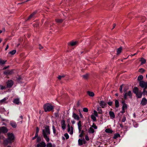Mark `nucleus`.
Wrapping results in <instances>:
<instances>
[{
	"mask_svg": "<svg viewBox=\"0 0 147 147\" xmlns=\"http://www.w3.org/2000/svg\"><path fill=\"white\" fill-rule=\"evenodd\" d=\"M127 108V105L126 104H124L123 105L122 107V109H126Z\"/></svg>",
	"mask_w": 147,
	"mask_h": 147,
	"instance_id": "37998d69",
	"label": "nucleus"
},
{
	"mask_svg": "<svg viewBox=\"0 0 147 147\" xmlns=\"http://www.w3.org/2000/svg\"><path fill=\"white\" fill-rule=\"evenodd\" d=\"M0 87L1 90H4L5 89V87L2 85H0Z\"/></svg>",
	"mask_w": 147,
	"mask_h": 147,
	"instance_id": "680f3d73",
	"label": "nucleus"
},
{
	"mask_svg": "<svg viewBox=\"0 0 147 147\" xmlns=\"http://www.w3.org/2000/svg\"><path fill=\"white\" fill-rule=\"evenodd\" d=\"M140 61L141 62L140 65H143V64L145 63L146 62V59L143 58H141Z\"/></svg>",
	"mask_w": 147,
	"mask_h": 147,
	"instance_id": "6ab92c4d",
	"label": "nucleus"
},
{
	"mask_svg": "<svg viewBox=\"0 0 147 147\" xmlns=\"http://www.w3.org/2000/svg\"><path fill=\"white\" fill-rule=\"evenodd\" d=\"M89 134H93L94 132V129L92 127H90L88 131Z\"/></svg>",
	"mask_w": 147,
	"mask_h": 147,
	"instance_id": "412c9836",
	"label": "nucleus"
},
{
	"mask_svg": "<svg viewBox=\"0 0 147 147\" xmlns=\"http://www.w3.org/2000/svg\"><path fill=\"white\" fill-rule=\"evenodd\" d=\"M9 75H11V74L13 72V70H9Z\"/></svg>",
	"mask_w": 147,
	"mask_h": 147,
	"instance_id": "e2e57ef3",
	"label": "nucleus"
},
{
	"mask_svg": "<svg viewBox=\"0 0 147 147\" xmlns=\"http://www.w3.org/2000/svg\"><path fill=\"white\" fill-rule=\"evenodd\" d=\"M22 80V78L20 76H19L18 78H17V80L19 82H20V80Z\"/></svg>",
	"mask_w": 147,
	"mask_h": 147,
	"instance_id": "de8ad7c7",
	"label": "nucleus"
},
{
	"mask_svg": "<svg viewBox=\"0 0 147 147\" xmlns=\"http://www.w3.org/2000/svg\"><path fill=\"white\" fill-rule=\"evenodd\" d=\"M126 117L125 116H123L122 120V121L123 122H125L126 120Z\"/></svg>",
	"mask_w": 147,
	"mask_h": 147,
	"instance_id": "864d4df0",
	"label": "nucleus"
},
{
	"mask_svg": "<svg viewBox=\"0 0 147 147\" xmlns=\"http://www.w3.org/2000/svg\"><path fill=\"white\" fill-rule=\"evenodd\" d=\"M94 113L95 115L94 116H95V117H98V114L97 112L95 110H94Z\"/></svg>",
	"mask_w": 147,
	"mask_h": 147,
	"instance_id": "5fc2aeb1",
	"label": "nucleus"
},
{
	"mask_svg": "<svg viewBox=\"0 0 147 147\" xmlns=\"http://www.w3.org/2000/svg\"><path fill=\"white\" fill-rule=\"evenodd\" d=\"M113 103L112 101H109L107 102V104L109 105L110 106H112Z\"/></svg>",
	"mask_w": 147,
	"mask_h": 147,
	"instance_id": "6e6d98bb",
	"label": "nucleus"
},
{
	"mask_svg": "<svg viewBox=\"0 0 147 147\" xmlns=\"http://www.w3.org/2000/svg\"><path fill=\"white\" fill-rule=\"evenodd\" d=\"M105 131L106 133L113 134V130L109 128L105 130Z\"/></svg>",
	"mask_w": 147,
	"mask_h": 147,
	"instance_id": "aec40b11",
	"label": "nucleus"
},
{
	"mask_svg": "<svg viewBox=\"0 0 147 147\" xmlns=\"http://www.w3.org/2000/svg\"><path fill=\"white\" fill-rule=\"evenodd\" d=\"M99 105L102 108H105L107 105V104L103 101H101L99 103Z\"/></svg>",
	"mask_w": 147,
	"mask_h": 147,
	"instance_id": "f8f14e48",
	"label": "nucleus"
},
{
	"mask_svg": "<svg viewBox=\"0 0 147 147\" xmlns=\"http://www.w3.org/2000/svg\"><path fill=\"white\" fill-rule=\"evenodd\" d=\"M72 117L75 119L78 120L80 119L79 116L74 113H73Z\"/></svg>",
	"mask_w": 147,
	"mask_h": 147,
	"instance_id": "ddd939ff",
	"label": "nucleus"
},
{
	"mask_svg": "<svg viewBox=\"0 0 147 147\" xmlns=\"http://www.w3.org/2000/svg\"><path fill=\"white\" fill-rule=\"evenodd\" d=\"M71 130L70 132V134H72L73 133V127H71Z\"/></svg>",
	"mask_w": 147,
	"mask_h": 147,
	"instance_id": "bf43d9fd",
	"label": "nucleus"
},
{
	"mask_svg": "<svg viewBox=\"0 0 147 147\" xmlns=\"http://www.w3.org/2000/svg\"><path fill=\"white\" fill-rule=\"evenodd\" d=\"M36 13L37 11H35L34 12L28 17L27 19L26 20H29L31 19L34 18L35 16V15L36 14Z\"/></svg>",
	"mask_w": 147,
	"mask_h": 147,
	"instance_id": "423d86ee",
	"label": "nucleus"
},
{
	"mask_svg": "<svg viewBox=\"0 0 147 147\" xmlns=\"http://www.w3.org/2000/svg\"><path fill=\"white\" fill-rule=\"evenodd\" d=\"M83 111L84 112L87 113L88 111V109L87 108H84L83 109Z\"/></svg>",
	"mask_w": 147,
	"mask_h": 147,
	"instance_id": "49530a36",
	"label": "nucleus"
},
{
	"mask_svg": "<svg viewBox=\"0 0 147 147\" xmlns=\"http://www.w3.org/2000/svg\"><path fill=\"white\" fill-rule=\"evenodd\" d=\"M52 128H53V133L55 135H56V136L57 135V134H58V133L57 134L56 133V131L55 128V127L54 125L53 126Z\"/></svg>",
	"mask_w": 147,
	"mask_h": 147,
	"instance_id": "c85d7f7f",
	"label": "nucleus"
},
{
	"mask_svg": "<svg viewBox=\"0 0 147 147\" xmlns=\"http://www.w3.org/2000/svg\"><path fill=\"white\" fill-rule=\"evenodd\" d=\"M145 89H144L142 93L144 95H147V90H146Z\"/></svg>",
	"mask_w": 147,
	"mask_h": 147,
	"instance_id": "4c0bfd02",
	"label": "nucleus"
},
{
	"mask_svg": "<svg viewBox=\"0 0 147 147\" xmlns=\"http://www.w3.org/2000/svg\"><path fill=\"white\" fill-rule=\"evenodd\" d=\"M64 135L66 139H68L69 138V136L67 133H65Z\"/></svg>",
	"mask_w": 147,
	"mask_h": 147,
	"instance_id": "a18cd8bd",
	"label": "nucleus"
},
{
	"mask_svg": "<svg viewBox=\"0 0 147 147\" xmlns=\"http://www.w3.org/2000/svg\"><path fill=\"white\" fill-rule=\"evenodd\" d=\"M46 144L44 141H42L39 144H37L36 147H46Z\"/></svg>",
	"mask_w": 147,
	"mask_h": 147,
	"instance_id": "0eeeda50",
	"label": "nucleus"
},
{
	"mask_svg": "<svg viewBox=\"0 0 147 147\" xmlns=\"http://www.w3.org/2000/svg\"><path fill=\"white\" fill-rule=\"evenodd\" d=\"M1 132L4 134L7 133L8 131V130L7 128L5 126H3L1 127Z\"/></svg>",
	"mask_w": 147,
	"mask_h": 147,
	"instance_id": "1a4fd4ad",
	"label": "nucleus"
},
{
	"mask_svg": "<svg viewBox=\"0 0 147 147\" xmlns=\"http://www.w3.org/2000/svg\"><path fill=\"white\" fill-rule=\"evenodd\" d=\"M65 75H63L62 76H59L58 77V79L59 80H61V78H64L65 77Z\"/></svg>",
	"mask_w": 147,
	"mask_h": 147,
	"instance_id": "603ef678",
	"label": "nucleus"
},
{
	"mask_svg": "<svg viewBox=\"0 0 147 147\" xmlns=\"http://www.w3.org/2000/svg\"><path fill=\"white\" fill-rule=\"evenodd\" d=\"M91 117L93 122H95L96 121V117L94 115H91Z\"/></svg>",
	"mask_w": 147,
	"mask_h": 147,
	"instance_id": "cd10ccee",
	"label": "nucleus"
},
{
	"mask_svg": "<svg viewBox=\"0 0 147 147\" xmlns=\"http://www.w3.org/2000/svg\"><path fill=\"white\" fill-rule=\"evenodd\" d=\"M92 127L94 128L95 129H96L97 128V126L94 123H93L92 125Z\"/></svg>",
	"mask_w": 147,
	"mask_h": 147,
	"instance_id": "c03bdc74",
	"label": "nucleus"
},
{
	"mask_svg": "<svg viewBox=\"0 0 147 147\" xmlns=\"http://www.w3.org/2000/svg\"><path fill=\"white\" fill-rule=\"evenodd\" d=\"M16 50H13L12 51H10L9 53L11 54V55H14L16 53Z\"/></svg>",
	"mask_w": 147,
	"mask_h": 147,
	"instance_id": "c9c22d12",
	"label": "nucleus"
},
{
	"mask_svg": "<svg viewBox=\"0 0 147 147\" xmlns=\"http://www.w3.org/2000/svg\"><path fill=\"white\" fill-rule=\"evenodd\" d=\"M83 144H86V141L85 140L84 138L83 139Z\"/></svg>",
	"mask_w": 147,
	"mask_h": 147,
	"instance_id": "0e129e2a",
	"label": "nucleus"
},
{
	"mask_svg": "<svg viewBox=\"0 0 147 147\" xmlns=\"http://www.w3.org/2000/svg\"><path fill=\"white\" fill-rule=\"evenodd\" d=\"M115 107L117 108H118L119 106V103L117 100L115 99Z\"/></svg>",
	"mask_w": 147,
	"mask_h": 147,
	"instance_id": "f3484780",
	"label": "nucleus"
},
{
	"mask_svg": "<svg viewBox=\"0 0 147 147\" xmlns=\"http://www.w3.org/2000/svg\"><path fill=\"white\" fill-rule=\"evenodd\" d=\"M81 121H79L78 123V128L81 127H82V125L81 124Z\"/></svg>",
	"mask_w": 147,
	"mask_h": 147,
	"instance_id": "79ce46f5",
	"label": "nucleus"
},
{
	"mask_svg": "<svg viewBox=\"0 0 147 147\" xmlns=\"http://www.w3.org/2000/svg\"><path fill=\"white\" fill-rule=\"evenodd\" d=\"M127 93H125L124 96V98L125 100H126L127 99Z\"/></svg>",
	"mask_w": 147,
	"mask_h": 147,
	"instance_id": "4d7b16f0",
	"label": "nucleus"
},
{
	"mask_svg": "<svg viewBox=\"0 0 147 147\" xmlns=\"http://www.w3.org/2000/svg\"><path fill=\"white\" fill-rule=\"evenodd\" d=\"M145 71V70L144 68H141L138 69V72L141 74H143Z\"/></svg>",
	"mask_w": 147,
	"mask_h": 147,
	"instance_id": "bb28decb",
	"label": "nucleus"
},
{
	"mask_svg": "<svg viewBox=\"0 0 147 147\" xmlns=\"http://www.w3.org/2000/svg\"><path fill=\"white\" fill-rule=\"evenodd\" d=\"M77 42L76 41H71L70 43V45L73 46L77 44Z\"/></svg>",
	"mask_w": 147,
	"mask_h": 147,
	"instance_id": "b1692460",
	"label": "nucleus"
},
{
	"mask_svg": "<svg viewBox=\"0 0 147 147\" xmlns=\"http://www.w3.org/2000/svg\"><path fill=\"white\" fill-rule=\"evenodd\" d=\"M78 145L79 146H82L83 144V139H79L78 140Z\"/></svg>",
	"mask_w": 147,
	"mask_h": 147,
	"instance_id": "4be33fe9",
	"label": "nucleus"
},
{
	"mask_svg": "<svg viewBox=\"0 0 147 147\" xmlns=\"http://www.w3.org/2000/svg\"><path fill=\"white\" fill-rule=\"evenodd\" d=\"M109 115L112 119L114 118L115 117V116L114 112L112 111H110L109 112Z\"/></svg>",
	"mask_w": 147,
	"mask_h": 147,
	"instance_id": "2eb2a0df",
	"label": "nucleus"
},
{
	"mask_svg": "<svg viewBox=\"0 0 147 147\" xmlns=\"http://www.w3.org/2000/svg\"><path fill=\"white\" fill-rule=\"evenodd\" d=\"M7 86L8 88H11V87L12 86L13 84V82L12 80H8V81L7 82Z\"/></svg>",
	"mask_w": 147,
	"mask_h": 147,
	"instance_id": "39448f33",
	"label": "nucleus"
},
{
	"mask_svg": "<svg viewBox=\"0 0 147 147\" xmlns=\"http://www.w3.org/2000/svg\"><path fill=\"white\" fill-rule=\"evenodd\" d=\"M87 92L88 94L90 96L93 97L94 96V93L92 92L88 91Z\"/></svg>",
	"mask_w": 147,
	"mask_h": 147,
	"instance_id": "5701e85b",
	"label": "nucleus"
},
{
	"mask_svg": "<svg viewBox=\"0 0 147 147\" xmlns=\"http://www.w3.org/2000/svg\"><path fill=\"white\" fill-rule=\"evenodd\" d=\"M100 108L98 107L97 109V110L98 111V113L100 114H102V111L101 109H100Z\"/></svg>",
	"mask_w": 147,
	"mask_h": 147,
	"instance_id": "7c9ffc66",
	"label": "nucleus"
},
{
	"mask_svg": "<svg viewBox=\"0 0 147 147\" xmlns=\"http://www.w3.org/2000/svg\"><path fill=\"white\" fill-rule=\"evenodd\" d=\"M46 147H53V145L51 143H48L46 145Z\"/></svg>",
	"mask_w": 147,
	"mask_h": 147,
	"instance_id": "e433bc0d",
	"label": "nucleus"
},
{
	"mask_svg": "<svg viewBox=\"0 0 147 147\" xmlns=\"http://www.w3.org/2000/svg\"><path fill=\"white\" fill-rule=\"evenodd\" d=\"M133 92L136 94L137 99L138 98V88L137 87H135L133 89Z\"/></svg>",
	"mask_w": 147,
	"mask_h": 147,
	"instance_id": "9d476101",
	"label": "nucleus"
},
{
	"mask_svg": "<svg viewBox=\"0 0 147 147\" xmlns=\"http://www.w3.org/2000/svg\"><path fill=\"white\" fill-rule=\"evenodd\" d=\"M121 103L123 104V105L124 104H126L125 100H123V98L122 99Z\"/></svg>",
	"mask_w": 147,
	"mask_h": 147,
	"instance_id": "338daca9",
	"label": "nucleus"
},
{
	"mask_svg": "<svg viewBox=\"0 0 147 147\" xmlns=\"http://www.w3.org/2000/svg\"><path fill=\"white\" fill-rule=\"evenodd\" d=\"M7 136H8V139L10 142H12L14 140V136L13 134L12 133H8L7 134Z\"/></svg>",
	"mask_w": 147,
	"mask_h": 147,
	"instance_id": "20e7f679",
	"label": "nucleus"
},
{
	"mask_svg": "<svg viewBox=\"0 0 147 147\" xmlns=\"http://www.w3.org/2000/svg\"><path fill=\"white\" fill-rule=\"evenodd\" d=\"M56 22L58 23H61L63 22V20L62 19H57L55 20Z\"/></svg>",
	"mask_w": 147,
	"mask_h": 147,
	"instance_id": "c756f323",
	"label": "nucleus"
},
{
	"mask_svg": "<svg viewBox=\"0 0 147 147\" xmlns=\"http://www.w3.org/2000/svg\"><path fill=\"white\" fill-rule=\"evenodd\" d=\"M43 109L45 112L52 111L54 109V107L49 103L45 104L43 106Z\"/></svg>",
	"mask_w": 147,
	"mask_h": 147,
	"instance_id": "f257e3e1",
	"label": "nucleus"
},
{
	"mask_svg": "<svg viewBox=\"0 0 147 147\" xmlns=\"http://www.w3.org/2000/svg\"><path fill=\"white\" fill-rule=\"evenodd\" d=\"M147 104V100L144 97L143 98L140 104L143 106Z\"/></svg>",
	"mask_w": 147,
	"mask_h": 147,
	"instance_id": "6e6552de",
	"label": "nucleus"
},
{
	"mask_svg": "<svg viewBox=\"0 0 147 147\" xmlns=\"http://www.w3.org/2000/svg\"><path fill=\"white\" fill-rule=\"evenodd\" d=\"M41 141V138L40 136H39L37 138L36 142L37 143L40 142Z\"/></svg>",
	"mask_w": 147,
	"mask_h": 147,
	"instance_id": "a19ab883",
	"label": "nucleus"
},
{
	"mask_svg": "<svg viewBox=\"0 0 147 147\" xmlns=\"http://www.w3.org/2000/svg\"><path fill=\"white\" fill-rule=\"evenodd\" d=\"M122 48L121 47H120L117 49V55L119 54L121 51Z\"/></svg>",
	"mask_w": 147,
	"mask_h": 147,
	"instance_id": "a878e982",
	"label": "nucleus"
},
{
	"mask_svg": "<svg viewBox=\"0 0 147 147\" xmlns=\"http://www.w3.org/2000/svg\"><path fill=\"white\" fill-rule=\"evenodd\" d=\"M120 136L119 134L117 133L114 134L113 138L114 139H116Z\"/></svg>",
	"mask_w": 147,
	"mask_h": 147,
	"instance_id": "393cba45",
	"label": "nucleus"
},
{
	"mask_svg": "<svg viewBox=\"0 0 147 147\" xmlns=\"http://www.w3.org/2000/svg\"><path fill=\"white\" fill-rule=\"evenodd\" d=\"M13 102V103L17 105H19L20 102L19 99L18 98H15Z\"/></svg>",
	"mask_w": 147,
	"mask_h": 147,
	"instance_id": "a211bd4d",
	"label": "nucleus"
},
{
	"mask_svg": "<svg viewBox=\"0 0 147 147\" xmlns=\"http://www.w3.org/2000/svg\"><path fill=\"white\" fill-rule=\"evenodd\" d=\"M143 76L142 75H140L138 76V81L140 82L143 79Z\"/></svg>",
	"mask_w": 147,
	"mask_h": 147,
	"instance_id": "2f4dec72",
	"label": "nucleus"
},
{
	"mask_svg": "<svg viewBox=\"0 0 147 147\" xmlns=\"http://www.w3.org/2000/svg\"><path fill=\"white\" fill-rule=\"evenodd\" d=\"M7 99V98L5 97L3 99L1 100L0 101V102L1 103H4L5 102L6 100Z\"/></svg>",
	"mask_w": 147,
	"mask_h": 147,
	"instance_id": "58836bf2",
	"label": "nucleus"
},
{
	"mask_svg": "<svg viewBox=\"0 0 147 147\" xmlns=\"http://www.w3.org/2000/svg\"><path fill=\"white\" fill-rule=\"evenodd\" d=\"M125 110L124 109H122V110L120 112V113L122 114L124 113L125 112Z\"/></svg>",
	"mask_w": 147,
	"mask_h": 147,
	"instance_id": "69168bd1",
	"label": "nucleus"
},
{
	"mask_svg": "<svg viewBox=\"0 0 147 147\" xmlns=\"http://www.w3.org/2000/svg\"><path fill=\"white\" fill-rule=\"evenodd\" d=\"M6 62V61H4L1 59H0V65L4 64Z\"/></svg>",
	"mask_w": 147,
	"mask_h": 147,
	"instance_id": "72a5a7b5",
	"label": "nucleus"
},
{
	"mask_svg": "<svg viewBox=\"0 0 147 147\" xmlns=\"http://www.w3.org/2000/svg\"><path fill=\"white\" fill-rule=\"evenodd\" d=\"M88 76L89 74H87L84 75H83L82 77L84 79H86L88 78Z\"/></svg>",
	"mask_w": 147,
	"mask_h": 147,
	"instance_id": "473e14b6",
	"label": "nucleus"
},
{
	"mask_svg": "<svg viewBox=\"0 0 147 147\" xmlns=\"http://www.w3.org/2000/svg\"><path fill=\"white\" fill-rule=\"evenodd\" d=\"M59 109L57 110V112H56L54 113V115L55 117L58 118L59 117Z\"/></svg>",
	"mask_w": 147,
	"mask_h": 147,
	"instance_id": "f704fd0d",
	"label": "nucleus"
},
{
	"mask_svg": "<svg viewBox=\"0 0 147 147\" xmlns=\"http://www.w3.org/2000/svg\"><path fill=\"white\" fill-rule=\"evenodd\" d=\"M85 139L86 140L88 141L89 140V138L88 137V135H86L85 136Z\"/></svg>",
	"mask_w": 147,
	"mask_h": 147,
	"instance_id": "3c124183",
	"label": "nucleus"
},
{
	"mask_svg": "<svg viewBox=\"0 0 147 147\" xmlns=\"http://www.w3.org/2000/svg\"><path fill=\"white\" fill-rule=\"evenodd\" d=\"M9 70H6L4 72V74L5 75H9Z\"/></svg>",
	"mask_w": 147,
	"mask_h": 147,
	"instance_id": "8fccbe9b",
	"label": "nucleus"
},
{
	"mask_svg": "<svg viewBox=\"0 0 147 147\" xmlns=\"http://www.w3.org/2000/svg\"><path fill=\"white\" fill-rule=\"evenodd\" d=\"M139 86L142 88L144 89L147 88V82H145L143 80L139 82Z\"/></svg>",
	"mask_w": 147,
	"mask_h": 147,
	"instance_id": "7ed1b4c3",
	"label": "nucleus"
},
{
	"mask_svg": "<svg viewBox=\"0 0 147 147\" xmlns=\"http://www.w3.org/2000/svg\"><path fill=\"white\" fill-rule=\"evenodd\" d=\"M39 48L40 50H41L43 48V47L42 46L40 45H39Z\"/></svg>",
	"mask_w": 147,
	"mask_h": 147,
	"instance_id": "774afa93",
	"label": "nucleus"
},
{
	"mask_svg": "<svg viewBox=\"0 0 147 147\" xmlns=\"http://www.w3.org/2000/svg\"><path fill=\"white\" fill-rule=\"evenodd\" d=\"M142 94V93L138 91V98H141Z\"/></svg>",
	"mask_w": 147,
	"mask_h": 147,
	"instance_id": "09e8293b",
	"label": "nucleus"
},
{
	"mask_svg": "<svg viewBox=\"0 0 147 147\" xmlns=\"http://www.w3.org/2000/svg\"><path fill=\"white\" fill-rule=\"evenodd\" d=\"M61 127L64 130L65 129L66 125L65 121L64 120H62L61 121Z\"/></svg>",
	"mask_w": 147,
	"mask_h": 147,
	"instance_id": "9b49d317",
	"label": "nucleus"
},
{
	"mask_svg": "<svg viewBox=\"0 0 147 147\" xmlns=\"http://www.w3.org/2000/svg\"><path fill=\"white\" fill-rule=\"evenodd\" d=\"M39 128L38 127H36V133H38L39 131Z\"/></svg>",
	"mask_w": 147,
	"mask_h": 147,
	"instance_id": "13d9d810",
	"label": "nucleus"
},
{
	"mask_svg": "<svg viewBox=\"0 0 147 147\" xmlns=\"http://www.w3.org/2000/svg\"><path fill=\"white\" fill-rule=\"evenodd\" d=\"M10 125L14 128H16L17 126V125L15 121H11L10 122Z\"/></svg>",
	"mask_w": 147,
	"mask_h": 147,
	"instance_id": "4468645a",
	"label": "nucleus"
},
{
	"mask_svg": "<svg viewBox=\"0 0 147 147\" xmlns=\"http://www.w3.org/2000/svg\"><path fill=\"white\" fill-rule=\"evenodd\" d=\"M127 95L129 96L130 97H131L132 94L131 91H129L128 93H127Z\"/></svg>",
	"mask_w": 147,
	"mask_h": 147,
	"instance_id": "ea45409f",
	"label": "nucleus"
},
{
	"mask_svg": "<svg viewBox=\"0 0 147 147\" xmlns=\"http://www.w3.org/2000/svg\"><path fill=\"white\" fill-rule=\"evenodd\" d=\"M123 86V85H121L120 86V87H119V91L121 93H122V86Z\"/></svg>",
	"mask_w": 147,
	"mask_h": 147,
	"instance_id": "052dcab7",
	"label": "nucleus"
},
{
	"mask_svg": "<svg viewBox=\"0 0 147 147\" xmlns=\"http://www.w3.org/2000/svg\"><path fill=\"white\" fill-rule=\"evenodd\" d=\"M50 131L49 129V126L46 125L45 127V129H43L42 130V134H43L49 135L50 134Z\"/></svg>",
	"mask_w": 147,
	"mask_h": 147,
	"instance_id": "f03ea898",
	"label": "nucleus"
},
{
	"mask_svg": "<svg viewBox=\"0 0 147 147\" xmlns=\"http://www.w3.org/2000/svg\"><path fill=\"white\" fill-rule=\"evenodd\" d=\"M44 138L45 140L47 142H49L50 141V139L49 136H48V135H45V134H43V135H42Z\"/></svg>",
	"mask_w": 147,
	"mask_h": 147,
	"instance_id": "dca6fc26",
	"label": "nucleus"
}]
</instances>
